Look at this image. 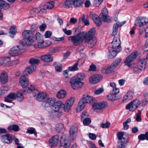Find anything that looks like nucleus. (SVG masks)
I'll return each instance as SVG.
<instances>
[{
	"mask_svg": "<svg viewBox=\"0 0 148 148\" xmlns=\"http://www.w3.org/2000/svg\"><path fill=\"white\" fill-rule=\"evenodd\" d=\"M64 129V125L62 123H59L56 124L54 130L56 132L60 133Z\"/></svg>",
	"mask_w": 148,
	"mask_h": 148,
	"instance_id": "nucleus-34",
	"label": "nucleus"
},
{
	"mask_svg": "<svg viewBox=\"0 0 148 148\" xmlns=\"http://www.w3.org/2000/svg\"><path fill=\"white\" fill-rule=\"evenodd\" d=\"M141 104V101L138 99H136L131 101L126 106V108L130 111H135Z\"/></svg>",
	"mask_w": 148,
	"mask_h": 148,
	"instance_id": "nucleus-9",
	"label": "nucleus"
},
{
	"mask_svg": "<svg viewBox=\"0 0 148 148\" xmlns=\"http://www.w3.org/2000/svg\"><path fill=\"white\" fill-rule=\"evenodd\" d=\"M141 104V101L138 99H136L131 101L126 106V108L130 111H135Z\"/></svg>",
	"mask_w": 148,
	"mask_h": 148,
	"instance_id": "nucleus-8",
	"label": "nucleus"
},
{
	"mask_svg": "<svg viewBox=\"0 0 148 148\" xmlns=\"http://www.w3.org/2000/svg\"><path fill=\"white\" fill-rule=\"evenodd\" d=\"M88 113L86 112H83L81 115V119L83 120L85 119L88 118Z\"/></svg>",
	"mask_w": 148,
	"mask_h": 148,
	"instance_id": "nucleus-62",
	"label": "nucleus"
},
{
	"mask_svg": "<svg viewBox=\"0 0 148 148\" xmlns=\"http://www.w3.org/2000/svg\"><path fill=\"white\" fill-rule=\"evenodd\" d=\"M121 141V146L122 148H124L127 144V142L125 138H124L121 140H119Z\"/></svg>",
	"mask_w": 148,
	"mask_h": 148,
	"instance_id": "nucleus-50",
	"label": "nucleus"
},
{
	"mask_svg": "<svg viewBox=\"0 0 148 148\" xmlns=\"http://www.w3.org/2000/svg\"><path fill=\"white\" fill-rule=\"evenodd\" d=\"M108 104L105 102H102L94 103L92 105V108L95 110H101L107 107Z\"/></svg>",
	"mask_w": 148,
	"mask_h": 148,
	"instance_id": "nucleus-18",
	"label": "nucleus"
},
{
	"mask_svg": "<svg viewBox=\"0 0 148 148\" xmlns=\"http://www.w3.org/2000/svg\"><path fill=\"white\" fill-rule=\"evenodd\" d=\"M1 139L3 143L9 144L11 142V137L10 135L7 134L2 136L1 137Z\"/></svg>",
	"mask_w": 148,
	"mask_h": 148,
	"instance_id": "nucleus-31",
	"label": "nucleus"
},
{
	"mask_svg": "<svg viewBox=\"0 0 148 148\" xmlns=\"http://www.w3.org/2000/svg\"><path fill=\"white\" fill-rule=\"evenodd\" d=\"M27 92L29 93H32L34 97L37 95L36 99L39 101H42L44 99L46 98L47 96L46 93L45 92H40L35 88L34 86L33 85H30V87L26 88L25 90H24L23 92Z\"/></svg>",
	"mask_w": 148,
	"mask_h": 148,
	"instance_id": "nucleus-3",
	"label": "nucleus"
},
{
	"mask_svg": "<svg viewBox=\"0 0 148 148\" xmlns=\"http://www.w3.org/2000/svg\"><path fill=\"white\" fill-rule=\"evenodd\" d=\"M119 92V89L118 88L115 87L112 88V93L110 95L107 96L108 99L110 100H115L118 99L116 95Z\"/></svg>",
	"mask_w": 148,
	"mask_h": 148,
	"instance_id": "nucleus-19",
	"label": "nucleus"
},
{
	"mask_svg": "<svg viewBox=\"0 0 148 148\" xmlns=\"http://www.w3.org/2000/svg\"><path fill=\"white\" fill-rule=\"evenodd\" d=\"M89 137L92 140H95L96 139V136L95 134L90 133L88 134Z\"/></svg>",
	"mask_w": 148,
	"mask_h": 148,
	"instance_id": "nucleus-64",
	"label": "nucleus"
},
{
	"mask_svg": "<svg viewBox=\"0 0 148 148\" xmlns=\"http://www.w3.org/2000/svg\"><path fill=\"white\" fill-rule=\"evenodd\" d=\"M62 66V65L61 64L57 65L55 67V70L57 72H60L61 70Z\"/></svg>",
	"mask_w": 148,
	"mask_h": 148,
	"instance_id": "nucleus-61",
	"label": "nucleus"
},
{
	"mask_svg": "<svg viewBox=\"0 0 148 148\" xmlns=\"http://www.w3.org/2000/svg\"><path fill=\"white\" fill-rule=\"evenodd\" d=\"M52 35L51 32L49 31H47L45 34V36L46 38H49Z\"/></svg>",
	"mask_w": 148,
	"mask_h": 148,
	"instance_id": "nucleus-63",
	"label": "nucleus"
},
{
	"mask_svg": "<svg viewBox=\"0 0 148 148\" xmlns=\"http://www.w3.org/2000/svg\"><path fill=\"white\" fill-rule=\"evenodd\" d=\"M44 43H47V45H46L45 47L49 46L51 44V42L49 41H47L45 42H44V41H37V43L34 44L33 46L35 48H43L45 47L44 45Z\"/></svg>",
	"mask_w": 148,
	"mask_h": 148,
	"instance_id": "nucleus-26",
	"label": "nucleus"
},
{
	"mask_svg": "<svg viewBox=\"0 0 148 148\" xmlns=\"http://www.w3.org/2000/svg\"><path fill=\"white\" fill-rule=\"evenodd\" d=\"M59 140V137L58 135L53 136L49 140V145L51 147H55L58 144Z\"/></svg>",
	"mask_w": 148,
	"mask_h": 148,
	"instance_id": "nucleus-17",
	"label": "nucleus"
},
{
	"mask_svg": "<svg viewBox=\"0 0 148 148\" xmlns=\"http://www.w3.org/2000/svg\"><path fill=\"white\" fill-rule=\"evenodd\" d=\"M84 34L82 32H80L77 35L70 36L69 40L71 41L75 46H77L82 42L84 39Z\"/></svg>",
	"mask_w": 148,
	"mask_h": 148,
	"instance_id": "nucleus-5",
	"label": "nucleus"
},
{
	"mask_svg": "<svg viewBox=\"0 0 148 148\" xmlns=\"http://www.w3.org/2000/svg\"><path fill=\"white\" fill-rule=\"evenodd\" d=\"M23 39L20 40L19 43L23 46H29L36 40L34 33L31 30H25L22 33Z\"/></svg>",
	"mask_w": 148,
	"mask_h": 148,
	"instance_id": "nucleus-1",
	"label": "nucleus"
},
{
	"mask_svg": "<svg viewBox=\"0 0 148 148\" xmlns=\"http://www.w3.org/2000/svg\"><path fill=\"white\" fill-rule=\"evenodd\" d=\"M91 122V120L88 118L83 119V123L84 125H87Z\"/></svg>",
	"mask_w": 148,
	"mask_h": 148,
	"instance_id": "nucleus-54",
	"label": "nucleus"
},
{
	"mask_svg": "<svg viewBox=\"0 0 148 148\" xmlns=\"http://www.w3.org/2000/svg\"><path fill=\"white\" fill-rule=\"evenodd\" d=\"M8 75L6 73L5 71L2 72L0 75V81L2 84L5 83L8 81Z\"/></svg>",
	"mask_w": 148,
	"mask_h": 148,
	"instance_id": "nucleus-30",
	"label": "nucleus"
},
{
	"mask_svg": "<svg viewBox=\"0 0 148 148\" xmlns=\"http://www.w3.org/2000/svg\"><path fill=\"white\" fill-rule=\"evenodd\" d=\"M141 104V101L138 99H136L131 101L126 106V108L130 111H135Z\"/></svg>",
	"mask_w": 148,
	"mask_h": 148,
	"instance_id": "nucleus-7",
	"label": "nucleus"
},
{
	"mask_svg": "<svg viewBox=\"0 0 148 148\" xmlns=\"http://www.w3.org/2000/svg\"><path fill=\"white\" fill-rule=\"evenodd\" d=\"M94 22L97 26H100L102 24L101 21L98 17L97 19L94 20Z\"/></svg>",
	"mask_w": 148,
	"mask_h": 148,
	"instance_id": "nucleus-60",
	"label": "nucleus"
},
{
	"mask_svg": "<svg viewBox=\"0 0 148 148\" xmlns=\"http://www.w3.org/2000/svg\"><path fill=\"white\" fill-rule=\"evenodd\" d=\"M103 78L101 75L97 74L90 77L89 79L90 82L92 84H96L100 81Z\"/></svg>",
	"mask_w": 148,
	"mask_h": 148,
	"instance_id": "nucleus-22",
	"label": "nucleus"
},
{
	"mask_svg": "<svg viewBox=\"0 0 148 148\" xmlns=\"http://www.w3.org/2000/svg\"><path fill=\"white\" fill-rule=\"evenodd\" d=\"M130 56H128L126 58L124 62V63L125 65H126L129 66L130 67L133 64V60Z\"/></svg>",
	"mask_w": 148,
	"mask_h": 148,
	"instance_id": "nucleus-36",
	"label": "nucleus"
},
{
	"mask_svg": "<svg viewBox=\"0 0 148 148\" xmlns=\"http://www.w3.org/2000/svg\"><path fill=\"white\" fill-rule=\"evenodd\" d=\"M121 61V59H118L108 67L105 65L102 66L101 68V72L103 73L106 74L111 73L119 64Z\"/></svg>",
	"mask_w": 148,
	"mask_h": 148,
	"instance_id": "nucleus-4",
	"label": "nucleus"
},
{
	"mask_svg": "<svg viewBox=\"0 0 148 148\" xmlns=\"http://www.w3.org/2000/svg\"><path fill=\"white\" fill-rule=\"evenodd\" d=\"M141 112L139 110L138 112L136 114V120L137 121H139L141 120Z\"/></svg>",
	"mask_w": 148,
	"mask_h": 148,
	"instance_id": "nucleus-57",
	"label": "nucleus"
},
{
	"mask_svg": "<svg viewBox=\"0 0 148 148\" xmlns=\"http://www.w3.org/2000/svg\"><path fill=\"white\" fill-rule=\"evenodd\" d=\"M84 42L88 44L89 47L91 48L95 45L97 40L95 37H84Z\"/></svg>",
	"mask_w": 148,
	"mask_h": 148,
	"instance_id": "nucleus-20",
	"label": "nucleus"
},
{
	"mask_svg": "<svg viewBox=\"0 0 148 148\" xmlns=\"http://www.w3.org/2000/svg\"><path fill=\"white\" fill-rule=\"evenodd\" d=\"M53 105L60 109L62 106L63 105V103L61 101H58L56 102H55Z\"/></svg>",
	"mask_w": 148,
	"mask_h": 148,
	"instance_id": "nucleus-49",
	"label": "nucleus"
},
{
	"mask_svg": "<svg viewBox=\"0 0 148 148\" xmlns=\"http://www.w3.org/2000/svg\"><path fill=\"white\" fill-rule=\"evenodd\" d=\"M66 91L62 90L57 92L56 96L57 97L58 99H63L66 96Z\"/></svg>",
	"mask_w": 148,
	"mask_h": 148,
	"instance_id": "nucleus-35",
	"label": "nucleus"
},
{
	"mask_svg": "<svg viewBox=\"0 0 148 148\" xmlns=\"http://www.w3.org/2000/svg\"><path fill=\"white\" fill-rule=\"evenodd\" d=\"M112 48H117V51H121V49L120 46L121 42L119 35L115 36L112 42Z\"/></svg>",
	"mask_w": 148,
	"mask_h": 148,
	"instance_id": "nucleus-11",
	"label": "nucleus"
},
{
	"mask_svg": "<svg viewBox=\"0 0 148 148\" xmlns=\"http://www.w3.org/2000/svg\"><path fill=\"white\" fill-rule=\"evenodd\" d=\"M78 63L77 62L76 63L72 66H70L68 68L69 71H77L78 70V68L77 67V65Z\"/></svg>",
	"mask_w": 148,
	"mask_h": 148,
	"instance_id": "nucleus-42",
	"label": "nucleus"
},
{
	"mask_svg": "<svg viewBox=\"0 0 148 148\" xmlns=\"http://www.w3.org/2000/svg\"><path fill=\"white\" fill-rule=\"evenodd\" d=\"M124 134V133L123 132H117V136L119 140L124 138L123 137Z\"/></svg>",
	"mask_w": 148,
	"mask_h": 148,
	"instance_id": "nucleus-55",
	"label": "nucleus"
},
{
	"mask_svg": "<svg viewBox=\"0 0 148 148\" xmlns=\"http://www.w3.org/2000/svg\"><path fill=\"white\" fill-rule=\"evenodd\" d=\"M36 37L37 41H44L43 36L40 33L38 32L36 34Z\"/></svg>",
	"mask_w": 148,
	"mask_h": 148,
	"instance_id": "nucleus-47",
	"label": "nucleus"
},
{
	"mask_svg": "<svg viewBox=\"0 0 148 148\" xmlns=\"http://www.w3.org/2000/svg\"><path fill=\"white\" fill-rule=\"evenodd\" d=\"M85 77V74L80 73L71 78L70 82L72 87L74 90L80 88L84 84L81 81L84 79Z\"/></svg>",
	"mask_w": 148,
	"mask_h": 148,
	"instance_id": "nucleus-2",
	"label": "nucleus"
},
{
	"mask_svg": "<svg viewBox=\"0 0 148 148\" xmlns=\"http://www.w3.org/2000/svg\"><path fill=\"white\" fill-rule=\"evenodd\" d=\"M16 96L17 100L19 101H22L24 99V97L20 92H18L16 95Z\"/></svg>",
	"mask_w": 148,
	"mask_h": 148,
	"instance_id": "nucleus-41",
	"label": "nucleus"
},
{
	"mask_svg": "<svg viewBox=\"0 0 148 148\" xmlns=\"http://www.w3.org/2000/svg\"><path fill=\"white\" fill-rule=\"evenodd\" d=\"M117 48H112L110 50L109 54V58H112L113 57H115L117 55L118 52L120 51H117Z\"/></svg>",
	"mask_w": 148,
	"mask_h": 148,
	"instance_id": "nucleus-33",
	"label": "nucleus"
},
{
	"mask_svg": "<svg viewBox=\"0 0 148 148\" xmlns=\"http://www.w3.org/2000/svg\"><path fill=\"white\" fill-rule=\"evenodd\" d=\"M86 104L87 103H92L95 99L92 97L85 94L83 96L82 98L81 99Z\"/></svg>",
	"mask_w": 148,
	"mask_h": 148,
	"instance_id": "nucleus-24",
	"label": "nucleus"
},
{
	"mask_svg": "<svg viewBox=\"0 0 148 148\" xmlns=\"http://www.w3.org/2000/svg\"><path fill=\"white\" fill-rule=\"evenodd\" d=\"M17 32V29L16 26L15 25L12 26L10 29V36L12 38H14Z\"/></svg>",
	"mask_w": 148,
	"mask_h": 148,
	"instance_id": "nucleus-39",
	"label": "nucleus"
},
{
	"mask_svg": "<svg viewBox=\"0 0 148 148\" xmlns=\"http://www.w3.org/2000/svg\"><path fill=\"white\" fill-rule=\"evenodd\" d=\"M84 34V37H93L95 33V28H92L90 29L87 33L85 32H82Z\"/></svg>",
	"mask_w": 148,
	"mask_h": 148,
	"instance_id": "nucleus-32",
	"label": "nucleus"
},
{
	"mask_svg": "<svg viewBox=\"0 0 148 148\" xmlns=\"http://www.w3.org/2000/svg\"><path fill=\"white\" fill-rule=\"evenodd\" d=\"M25 46L17 45L12 48L9 51L10 53L12 56H17L21 55L26 50L24 48Z\"/></svg>",
	"mask_w": 148,
	"mask_h": 148,
	"instance_id": "nucleus-6",
	"label": "nucleus"
},
{
	"mask_svg": "<svg viewBox=\"0 0 148 148\" xmlns=\"http://www.w3.org/2000/svg\"><path fill=\"white\" fill-rule=\"evenodd\" d=\"M39 12V10L37 8H32L30 11V12L31 14L34 15L36 13H37Z\"/></svg>",
	"mask_w": 148,
	"mask_h": 148,
	"instance_id": "nucleus-59",
	"label": "nucleus"
},
{
	"mask_svg": "<svg viewBox=\"0 0 148 148\" xmlns=\"http://www.w3.org/2000/svg\"><path fill=\"white\" fill-rule=\"evenodd\" d=\"M9 89V88L6 86L1 87L0 88V95L7 92Z\"/></svg>",
	"mask_w": 148,
	"mask_h": 148,
	"instance_id": "nucleus-43",
	"label": "nucleus"
},
{
	"mask_svg": "<svg viewBox=\"0 0 148 148\" xmlns=\"http://www.w3.org/2000/svg\"><path fill=\"white\" fill-rule=\"evenodd\" d=\"M49 114L51 117H59L61 115L62 112L59 108L53 105Z\"/></svg>",
	"mask_w": 148,
	"mask_h": 148,
	"instance_id": "nucleus-12",
	"label": "nucleus"
},
{
	"mask_svg": "<svg viewBox=\"0 0 148 148\" xmlns=\"http://www.w3.org/2000/svg\"><path fill=\"white\" fill-rule=\"evenodd\" d=\"M40 62V60L37 59H34V58H31L29 60V63L31 65H34V64H38Z\"/></svg>",
	"mask_w": 148,
	"mask_h": 148,
	"instance_id": "nucleus-48",
	"label": "nucleus"
},
{
	"mask_svg": "<svg viewBox=\"0 0 148 148\" xmlns=\"http://www.w3.org/2000/svg\"><path fill=\"white\" fill-rule=\"evenodd\" d=\"M60 143L61 146L68 148L70 146V141L68 139L66 135H63L60 139Z\"/></svg>",
	"mask_w": 148,
	"mask_h": 148,
	"instance_id": "nucleus-16",
	"label": "nucleus"
},
{
	"mask_svg": "<svg viewBox=\"0 0 148 148\" xmlns=\"http://www.w3.org/2000/svg\"><path fill=\"white\" fill-rule=\"evenodd\" d=\"M56 101L55 98L51 97L45 99L42 103V105L43 107H48L53 105V103Z\"/></svg>",
	"mask_w": 148,
	"mask_h": 148,
	"instance_id": "nucleus-21",
	"label": "nucleus"
},
{
	"mask_svg": "<svg viewBox=\"0 0 148 148\" xmlns=\"http://www.w3.org/2000/svg\"><path fill=\"white\" fill-rule=\"evenodd\" d=\"M19 127L18 125H12L8 127V129L10 132L13 130L15 132L18 131L19 130Z\"/></svg>",
	"mask_w": 148,
	"mask_h": 148,
	"instance_id": "nucleus-40",
	"label": "nucleus"
},
{
	"mask_svg": "<svg viewBox=\"0 0 148 148\" xmlns=\"http://www.w3.org/2000/svg\"><path fill=\"white\" fill-rule=\"evenodd\" d=\"M108 11L106 7L104 8L101 10V13L100 15L101 20L105 22H109L111 21L108 16Z\"/></svg>",
	"mask_w": 148,
	"mask_h": 148,
	"instance_id": "nucleus-13",
	"label": "nucleus"
},
{
	"mask_svg": "<svg viewBox=\"0 0 148 148\" xmlns=\"http://www.w3.org/2000/svg\"><path fill=\"white\" fill-rule=\"evenodd\" d=\"M77 19L74 18H70L69 22V24L72 25L77 22Z\"/></svg>",
	"mask_w": 148,
	"mask_h": 148,
	"instance_id": "nucleus-58",
	"label": "nucleus"
},
{
	"mask_svg": "<svg viewBox=\"0 0 148 148\" xmlns=\"http://www.w3.org/2000/svg\"><path fill=\"white\" fill-rule=\"evenodd\" d=\"M46 8L47 9H50L53 7L54 2L53 1H51L50 2L47 3L46 5Z\"/></svg>",
	"mask_w": 148,
	"mask_h": 148,
	"instance_id": "nucleus-51",
	"label": "nucleus"
},
{
	"mask_svg": "<svg viewBox=\"0 0 148 148\" xmlns=\"http://www.w3.org/2000/svg\"><path fill=\"white\" fill-rule=\"evenodd\" d=\"M26 133H28L30 134H34L36 137L37 136V132L35 129L33 127H31L27 129Z\"/></svg>",
	"mask_w": 148,
	"mask_h": 148,
	"instance_id": "nucleus-44",
	"label": "nucleus"
},
{
	"mask_svg": "<svg viewBox=\"0 0 148 148\" xmlns=\"http://www.w3.org/2000/svg\"><path fill=\"white\" fill-rule=\"evenodd\" d=\"M36 69V66L34 65H31L27 67L24 71V75H29L30 73L34 71Z\"/></svg>",
	"mask_w": 148,
	"mask_h": 148,
	"instance_id": "nucleus-28",
	"label": "nucleus"
},
{
	"mask_svg": "<svg viewBox=\"0 0 148 148\" xmlns=\"http://www.w3.org/2000/svg\"><path fill=\"white\" fill-rule=\"evenodd\" d=\"M103 89L102 88H100L96 89L94 92L95 94L98 95L101 93L103 91Z\"/></svg>",
	"mask_w": 148,
	"mask_h": 148,
	"instance_id": "nucleus-56",
	"label": "nucleus"
},
{
	"mask_svg": "<svg viewBox=\"0 0 148 148\" xmlns=\"http://www.w3.org/2000/svg\"><path fill=\"white\" fill-rule=\"evenodd\" d=\"M86 104L85 102L81 99L79 102L78 106L77 108V111H80L82 110L85 106Z\"/></svg>",
	"mask_w": 148,
	"mask_h": 148,
	"instance_id": "nucleus-37",
	"label": "nucleus"
},
{
	"mask_svg": "<svg viewBox=\"0 0 148 148\" xmlns=\"http://www.w3.org/2000/svg\"><path fill=\"white\" fill-rule=\"evenodd\" d=\"M73 6L75 8L81 6L83 4L84 0H73Z\"/></svg>",
	"mask_w": 148,
	"mask_h": 148,
	"instance_id": "nucleus-38",
	"label": "nucleus"
},
{
	"mask_svg": "<svg viewBox=\"0 0 148 148\" xmlns=\"http://www.w3.org/2000/svg\"><path fill=\"white\" fill-rule=\"evenodd\" d=\"M10 60V58L8 57H5L3 58L0 60V64L1 65H2L4 64H6L9 62Z\"/></svg>",
	"mask_w": 148,
	"mask_h": 148,
	"instance_id": "nucleus-45",
	"label": "nucleus"
},
{
	"mask_svg": "<svg viewBox=\"0 0 148 148\" xmlns=\"http://www.w3.org/2000/svg\"><path fill=\"white\" fill-rule=\"evenodd\" d=\"M40 58L42 60L46 62H51L53 60V56L50 54L42 56L40 57Z\"/></svg>",
	"mask_w": 148,
	"mask_h": 148,
	"instance_id": "nucleus-29",
	"label": "nucleus"
},
{
	"mask_svg": "<svg viewBox=\"0 0 148 148\" xmlns=\"http://www.w3.org/2000/svg\"><path fill=\"white\" fill-rule=\"evenodd\" d=\"M134 95V93L131 91H128L124 96L123 101L125 102H127L132 99Z\"/></svg>",
	"mask_w": 148,
	"mask_h": 148,
	"instance_id": "nucleus-27",
	"label": "nucleus"
},
{
	"mask_svg": "<svg viewBox=\"0 0 148 148\" xmlns=\"http://www.w3.org/2000/svg\"><path fill=\"white\" fill-rule=\"evenodd\" d=\"M148 23V19L145 17H143L137 18L135 22V24L139 27L143 26Z\"/></svg>",
	"mask_w": 148,
	"mask_h": 148,
	"instance_id": "nucleus-15",
	"label": "nucleus"
},
{
	"mask_svg": "<svg viewBox=\"0 0 148 148\" xmlns=\"http://www.w3.org/2000/svg\"><path fill=\"white\" fill-rule=\"evenodd\" d=\"M147 62L146 60L145 59L140 60L137 64V67L140 70H143L146 68Z\"/></svg>",
	"mask_w": 148,
	"mask_h": 148,
	"instance_id": "nucleus-25",
	"label": "nucleus"
},
{
	"mask_svg": "<svg viewBox=\"0 0 148 148\" xmlns=\"http://www.w3.org/2000/svg\"><path fill=\"white\" fill-rule=\"evenodd\" d=\"M110 124L108 122H107L105 123H102L101 125V127L103 128H108L110 126Z\"/></svg>",
	"mask_w": 148,
	"mask_h": 148,
	"instance_id": "nucleus-52",
	"label": "nucleus"
},
{
	"mask_svg": "<svg viewBox=\"0 0 148 148\" xmlns=\"http://www.w3.org/2000/svg\"><path fill=\"white\" fill-rule=\"evenodd\" d=\"M138 55V52L137 51H135L132 52L129 56H130L131 58L134 60L135 58Z\"/></svg>",
	"mask_w": 148,
	"mask_h": 148,
	"instance_id": "nucleus-53",
	"label": "nucleus"
},
{
	"mask_svg": "<svg viewBox=\"0 0 148 148\" xmlns=\"http://www.w3.org/2000/svg\"><path fill=\"white\" fill-rule=\"evenodd\" d=\"M78 130L77 125V124L72 125L69 130L70 138L74 140L76 137Z\"/></svg>",
	"mask_w": 148,
	"mask_h": 148,
	"instance_id": "nucleus-14",
	"label": "nucleus"
},
{
	"mask_svg": "<svg viewBox=\"0 0 148 148\" xmlns=\"http://www.w3.org/2000/svg\"><path fill=\"white\" fill-rule=\"evenodd\" d=\"M25 75H22L19 79L20 84L23 88L26 87L29 84L28 79Z\"/></svg>",
	"mask_w": 148,
	"mask_h": 148,
	"instance_id": "nucleus-23",
	"label": "nucleus"
},
{
	"mask_svg": "<svg viewBox=\"0 0 148 148\" xmlns=\"http://www.w3.org/2000/svg\"><path fill=\"white\" fill-rule=\"evenodd\" d=\"M65 5L69 8L72 7L73 5V0H66L65 2Z\"/></svg>",
	"mask_w": 148,
	"mask_h": 148,
	"instance_id": "nucleus-46",
	"label": "nucleus"
},
{
	"mask_svg": "<svg viewBox=\"0 0 148 148\" xmlns=\"http://www.w3.org/2000/svg\"><path fill=\"white\" fill-rule=\"evenodd\" d=\"M75 101L74 97H71L67 100L64 104H63V108L65 112H68L73 105Z\"/></svg>",
	"mask_w": 148,
	"mask_h": 148,
	"instance_id": "nucleus-10",
	"label": "nucleus"
}]
</instances>
